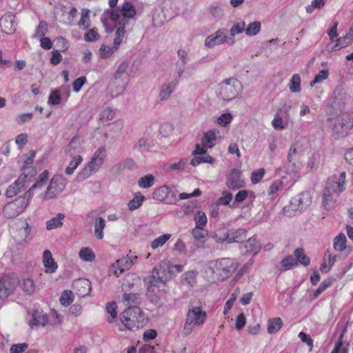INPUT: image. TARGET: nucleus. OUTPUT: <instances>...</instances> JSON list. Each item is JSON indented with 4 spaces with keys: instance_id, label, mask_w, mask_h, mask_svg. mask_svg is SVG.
<instances>
[{
    "instance_id": "obj_3",
    "label": "nucleus",
    "mask_w": 353,
    "mask_h": 353,
    "mask_svg": "<svg viewBox=\"0 0 353 353\" xmlns=\"http://www.w3.org/2000/svg\"><path fill=\"white\" fill-rule=\"evenodd\" d=\"M241 83L236 78H229L218 85V97L224 101H231L241 92Z\"/></svg>"
},
{
    "instance_id": "obj_1",
    "label": "nucleus",
    "mask_w": 353,
    "mask_h": 353,
    "mask_svg": "<svg viewBox=\"0 0 353 353\" xmlns=\"http://www.w3.org/2000/svg\"><path fill=\"white\" fill-rule=\"evenodd\" d=\"M346 173L341 172L339 175L334 174L328 178L325 188L323 190V205L329 209L330 204L335 201L337 196L345 189Z\"/></svg>"
},
{
    "instance_id": "obj_26",
    "label": "nucleus",
    "mask_w": 353,
    "mask_h": 353,
    "mask_svg": "<svg viewBox=\"0 0 353 353\" xmlns=\"http://www.w3.org/2000/svg\"><path fill=\"white\" fill-rule=\"evenodd\" d=\"M179 79H176L174 81L169 83H163L160 89L159 97L161 101L167 100L175 89Z\"/></svg>"
},
{
    "instance_id": "obj_59",
    "label": "nucleus",
    "mask_w": 353,
    "mask_h": 353,
    "mask_svg": "<svg viewBox=\"0 0 353 353\" xmlns=\"http://www.w3.org/2000/svg\"><path fill=\"white\" fill-rule=\"evenodd\" d=\"M49 173L47 170H44L39 176V179L33 184V188H42L48 179Z\"/></svg>"
},
{
    "instance_id": "obj_9",
    "label": "nucleus",
    "mask_w": 353,
    "mask_h": 353,
    "mask_svg": "<svg viewBox=\"0 0 353 353\" xmlns=\"http://www.w3.org/2000/svg\"><path fill=\"white\" fill-rule=\"evenodd\" d=\"M352 129H353V114H344L334 124L333 134L336 139L343 138Z\"/></svg>"
},
{
    "instance_id": "obj_49",
    "label": "nucleus",
    "mask_w": 353,
    "mask_h": 353,
    "mask_svg": "<svg viewBox=\"0 0 353 353\" xmlns=\"http://www.w3.org/2000/svg\"><path fill=\"white\" fill-rule=\"evenodd\" d=\"M169 192V188L166 185L159 187L153 192V198L158 201L164 200Z\"/></svg>"
},
{
    "instance_id": "obj_40",
    "label": "nucleus",
    "mask_w": 353,
    "mask_h": 353,
    "mask_svg": "<svg viewBox=\"0 0 353 353\" xmlns=\"http://www.w3.org/2000/svg\"><path fill=\"white\" fill-rule=\"evenodd\" d=\"M283 321L281 318L276 317L268 321V332L269 334H274L277 332L282 327Z\"/></svg>"
},
{
    "instance_id": "obj_21",
    "label": "nucleus",
    "mask_w": 353,
    "mask_h": 353,
    "mask_svg": "<svg viewBox=\"0 0 353 353\" xmlns=\"http://www.w3.org/2000/svg\"><path fill=\"white\" fill-rule=\"evenodd\" d=\"M247 231L243 228L229 230L223 239L228 243L241 242L246 237Z\"/></svg>"
},
{
    "instance_id": "obj_5",
    "label": "nucleus",
    "mask_w": 353,
    "mask_h": 353,
    "mask_svg": "<svg viewBox=\"0 0 353 353\" xmlns=\"http://www.w3.org/2000/svg\"><path fill=\"white\" fill-rule=\"evenodd\" d=\"M121 321L130 330L138 328L144 321L143 312L137 305L128 307L120 315Z\"/></svg>"
},
{
    "instance_id": "obj_35",
    "label": "nucleus",
    "mask_w": 353,
    "mask_h": 353,
    "mask_svg": "<svg viewBox=\"0 0 353 353\" xmlns=\"http://www.w3.org/2000/svg\"><path fill=\"white\" fill-rule=\"evenodd\" d=\"M245 254L256 255L259 251V246L256 238H250L245 243Z\"/></svg>"
},
{
    "instance_id": "obj_27",
    "label": "nucleus",
    "mask_w": 353,
    "mask_h": 353,
    "mask_svg": "<svg viewBox=\"0 0 353 353\" xmlns=\"http://www.w3.org/2000/svg\"><path fill=\"white\" fill-rule=\"evenodd\" d=\"M336 260V256H332L330 251L326 250L324 253L323 261L320 266L322 273H327Z\"/></svg>"
},
{
    "instance_id": "obj_62",
    "label": "nucleus",
    "mask_w": 353,
    "mask_h": 353,
    "mask_svg": "<svg viewBox=\"0 0 353 353\" xmlns=\"http://www.w3.org/2000/svg\"><path fill=\"white\" fill-rule=\"evenodd\" d=\"M48 102L52 105H57L61 103V96L58 90H54L51 92Z\"/></svg>"
},
{
    "instance_id": "obj_54",
    "label": "nucleus",
    "mask_w": 353,
    "mask_h": 353,
    "mask_svg": "<svg viewBox=\"0 0 353 353\" xmlns=\"http://www.w3.org/2000/svg\"><path fill=\"white\" fill-rule=\"evenodd\" d=\"M22 288L25 292L32 294L35 291V284L32 279H27L23 281Z\"/></svg>"
},
{
    "instance_id": "obj_13",
    "label": "nucleus",
    "mask_w": 353,
    "mask_h": 353,
    "mask_svg": "<svg viewBox=\"0 0 353 353\" xmlns=\"http://www.w3.org/2000/svg\"><path fill=\"white\" fill-rule=\"evenodd\" d=\"M217 271L216 259L208 261L202 265L201 276L211 283L221 281Z\"/></svg>"
},
{
    "instance_id": "obj_6",
    "label": "nucleus",
    "mask_w": 353,
    "mask_h": 353,
    "mask_svg": "<svg viewBox=\"0 0 353 353\" xmlns=\"http://www.w3.org/2000/svg\"><path fill=\"white\" fill-rule=\"evenodd\" d=\"M107 12L109 13L112 21L116 22L119 20V27H123L125 30V26L128 22L127 19L132 18L136 14V10L131 3L125 2L121 8L108 10Z\"/></svg>"
},
{
    "instance_id": "obj_47",
    "label": "nucleus",
    "mask_w": 353,
    "mask_h": 353,
    "mask_svg": "<svg viewBox=\"0 0 353 353\" xmlns=\"http://www.w3.org/2000/svg\"><path fill=\"white\" fill-rule=\"evenodd\" d=\"M346 237L345 234H340L335 237L334 241V248L339 252L344 250L346 248Z\"/></svg>"
},
{
    "instance_id": "obj_60",
    "label": "nucleus",
    "mask_w": 353,
    "mask_h": 353,
    "mask_svg": "<svg viewBox=\"0 0 353 353\" xmlns=\"http://www.w3.org/2000/svg\"><path fill=\"white\" fill-rule=\"evenodd\" d=\"M273 128L276 130H283L287 128V125H284L283 119L279 113L275 114L274 118L272 121Z\"/></svg>"
},
{
    "instance_id": "obj_50",
    "label": "nucleus",
    "mask_w": 353,
    "mask_h": 353,
    "mask_svg": "<svg viewBox=\"0 0 353 353\" xmlns=\"http://www.w3.org/2000/svg\"><path fill=\"white\" fill-rule=\"evenodd\" d=\"M208 149L200 146V163H209L213 165L216 162V159L207 153Z\"/></svg>"
},
{
    "instance_id": "obj_42",
    "label": "nucleus",
    "mask_w": 353,
    "mask_h": 353,
    "mask_svg": "<svg viewBox=\"0 0 353 353\" xmlns=\"http://www.w3.org/2000/svg\"><path fill=\"white\" fill-rule=\"evenodd\" d=\"M83 158L81 154H78L72 157V160L70 162L69 165L65 168V173L71 175L74 173L76 168L82 162Z\"/></svg>"
},
{
    "instance_id": "obj_36",
    "label": "nucleus",
    "mask_w": 353,
    "mask_h": 353,
    "mask_svg": "<svg viewBox=\"0 0 353 353\" xmlns=\"http://www.w3.org/2000/svg\"><path fill=\"white\" fill-rule=\"evenodd\" d=\"M246 23L242 19H238L232 26L230 30V36L234 37L236 34L243 33L245 32Z\"/></svg>"
},
{
    "instance_id": "obj_64",
    "label": "nucleus",
    "mask_w": 353,
    "mask_h": 353,
    "mask_svg": "<svg viewBox=\"0 0 353 353\" xmlns=\"http://www.w3.org/2000/svg\"><path fill=\"white\" fill-rule=\"evenodd\" d=\"M28 347V344L26 343L14 344L11 346L10 353H22L25 352Z\"/></svg>"
},
{
    "instance_id": "obj_57",
    "label": "nucleus",
    "mask_w": 353,
    "mask_h": 353,
    "mask_svg": "<svg viewBox=\"0 0 353 353\" xmlns=\"http://www.w3.org/2000/svg\"><path fill=\"white\" fill-rule=\"evenodd\" d=\"M329 72L327 70H321L310 82V85L313 87L315 84L319 83L328 77Z\"/></svg>"
},
{
    "instance_id": "obj_23",
    "label": "nucleus",
    "mask_w": 353,
    "mask_h": 353,
    "mask_svg": "<svg viewBox=\"0 0 353 353\" xmlns=\"http://www.w3.org/2000/svg\"><path fill=\"white\" fill-rule=\"evenodd\" d=\"M73 288L77 294L81 296H84L90 294L91 291V283L85 279H81L73 283Z\"/></svg>"
},
{
    "instance_id": "obj_43",
    "label": "nucleus",
    "mask_w": 353,
    "mask_h": 353,
    "mask_svg": "<svg viewBox=\"0 0 353 353\" xmlns=\"http://www.w3.org/2000/svg\"><path fill=\"white\" fill-rule=\"evenodd\" d=\"M255 194L252 191L242 190L237 192L235 195L234 199L236 203H241L245 200L246 198H250L252 201L255 199Z\"/></svg>"
},
{
    "instance_id": "obj_63",
    "label": "nucleus",
    "mask_w": 353,
    "mask_h": 353,
    "mask_svg": "<svg viewBox=\"0 0 353 353\" xmlns=\"http://www.w3.org/2000/svg\"><path fill=\"white\" fill-rule=\"evenodd\" d=\"M47 30H48L47 23L44 21H40L39 26L37 27L34 37H43L47 32Z\"/></svg>"
},
{
    "instance_id": "obj_46",
    "label": "nucleus",
    "mask_w": 353,
    "mask_h": 353,
    "mask_svg": "<svg viewBox=\"0 0 353 353\" xmlns=\"http://www.w3.org/2000/svg\"><path fill=\"white\" fill-rule=\"evenodd\" d=\"M105 222L102 217H98L96 219L94 225V234L97 239H101L103 237V230L105 228Z\"/></svg>"
},
{
    "instance_id": "obj_61",
    "label": "nucleus",
    "mask_w": 353,
    "mask_h": 353,
    "mask_svg": "<svg viewBox=\"0 0 353 353\" xmlns=\"http://www.w3.org/2000/svg\"><path fill=\"white\" fill-rule=\"evenodd\" d=\"M184 283L190 286L196 283V273L194 271L187 272L184 274Z\"/></svg>"
},
{
    "instance_id": "obj_44",
    "label": "nucleus",
    "mask_w": 353,
    "mask_h": 353,
    "mask_svg": "<svg viewBox=\"0 0 353 353\" xmlns=\"http://www.w3.org/2000/svg\"><path fill=\"white\" fill-rule=\"evenodd\" d=\"M144 200L145 196L143 195L140 192L136 193L134 198L128 204L129 210H134L138 209L142 205Z\"/></svg>"
},
{
    "instance_id": "obj_8",
    "label": "nucleus",
    "mask_w": 353,
    "mask_h": 353,
    "mask_svg": "<svg viewBox=\"0 0 353 353\" xmlns=\"http://www.w3.org/2000/svg\"><path fill=\"white\" fill-rule=\"evenodd\" d=\"M106 157V149L105 146H101L94 153L90 162L84 167L81 171V174L88 177L94 171L97 170L103 165Z\"/></svg>"
},
{
    "instance_id": "obj_24",
    "label": "nucleus",
    "mask_w": 353,
    "mask_h": 353,
    "mask_svg": "<svg viewBox=\"0 0 353 353\" xmlns=\"http://www.w3.org/2000/svg\"><path fill=\"white\" fill-rule=\"evenodd\" d=\"M2 31L7 34L14 33L16 30L14 17L9 13L3 15L0 19Z\"/></svg>"
},
{
    "instance_id": "obj_19",
    "label": "nucleus",
    "mask_w": 353,
    "mask_h": 353,
    "mask_svg": "<svg viewBox=\"0 0 353 353\" xmlns=\"http://www.w3.org/2000/svg\"><path fill=\"white\" fill-rule=\"evenodd\" d=\"M27 177L28 176L26 174H22L13 183L9 185L6 192V196L12 198L16 196L25 186Z\"/></svg>"
},
{
    "instance_id": "obj_34",
    "label": "nucleus",
    "mask_w": 353,
    "mask_h": 353,
    "mask_svg": "<svg viewBox=\"0 0 353 353\" xmlns=\"http://www.w3.org/2000/svg\"><path fill=\"white\" fill-rule=\"evenodd\" d=\"M294 255L295 257L294 259L296 260L298 264L301 263L305 267L310 264V259L305 254L303 248H296L294 252Z\"/></svg>"
},
{
    "instance_id": "obj_29",
    "label": "nucleus",
    "mask_w": 353,
    "mask_h": 353,
    "mask_svg": "<svg viewBox=\"0 0 353 353\" xmlns=\"http://www.w3.org/2000/svg\"><path fill=\"white\" fill-rule=\"evenodd\" d=\"M130 266L131 262L128 263L126 259H122L117 260L115 263L112 264L111 271L114 275L119 276L125 270H128Z\"/></svg>"
},
{
    "instance_id": "obj_48",
    "label": "nucleus",
    "mask_w": 353,
    "mask_h": 353,
    "mask_svg": "<svg viewBox=\"0 0 353 353\" xmlns=\"http://www.w3.org/2000/svg\"><path fill=\"white\" fill-rule=\"evenodd\" d=\"M171 236L170 234H165L156 238L151 242V248L154 250L162 247L171 238Z\"/></svg>"
},
{
    "instance_id": "obj_20",
    "label": "nucleus",
    "mask_w": 353,
    "mask_h": 353,
    "mask_svg": "<svg viewBox=\"0 0 353 353\" xmlns=\"http://www.w3.org/2000/svg\"><path fill=\"white\" fill-rule=\"evenodd\" d=\"M199 321V307H194L192 310L189 311L187 315L186 323L184 325L183 331L185 334H190L193 330L194 325Z\"/></svg>"
},
{
    "instance_id": "obj_18",
    "label": "nucleus",
    "mask_w": 353,
    "mask_h": 353,
    "mask_svg": "<svg viewBox=\"0 0 353 353\" xmlns=\"http://www.w3.org/2000/svg\"><path fill=\"white\" fill-rule=\"evenodd\" d=\"M136 168V163L132 159H125V160L117 163L111 168V173L114 176H119L126 170H133Z\"/></svg>"
},
{
    "instance_id": "obj_32",
    "label": "nucleus",
    "mask_w": 353,
    "mask_h": 353,
    "mask_svg": "<svg viewBox=\"0 0 353 353\" xmlns=\"http://www.w3.org/2000/svg\"><path fill=\"white\" fill-rule=\"evenodd\" d=\"M64 218V214L58 213L56 216L52 217V219L46 221V229L48 230H51L62 227L63 224L62 220H63Z\"/></svg>"
},
{
    "instance_id": "obj_22",
    "label": "nucleus",
    "mask_w": 353,
    "mask_h": 353,
    "mask_svg": "<svg viewBox=\"0 0 353 353\" xmlns=\"http://www.w3.org/2000/svg\"><path fill=\"white\" fill-rule=\"evenodd\" d=\"M65 152L70 157H74L83 152L81 141L77 136L74 137L69 142L65 148Z\"/></svg>"
},
{
    "instance_id": "obj_52",
    "label": "nucleus",
    "mask_w": 353,
    "mask_h": 353,
    "mask_svg": "<svg viewBox=\"0 0 353 353\" xmlns=\"http://www.w3.org/2000/svg\"><path fill=\"white\" fill-rule=\"evenodd\" d=\"M79 257L85 261L92 262L95 259V255L91 249L88 248H82L79 253Z\"/></svg>"
},
{
    "instance_id": "obj_7",
    "label": "nucleus",
    "mask_w": 353,
    "mask_h": 353,
    "mask_svg": "<svg viewBox=\"0 0 353 353\" xmlns=\"http://www.w3.org/2000/svg\"><path fill=\"white\" fill-rule=\"evenodd\" d=\"M218 267L217 271L221 281L231 276L239 268L240 263L236 259L223 257L216 259Z\"/></svg>"
},
{
    "instance_id": "obj_4",
    "label": "nucleus",
    "mask_w": 353,
    "mask_h": 353,
    "mask_svg": "<svg viewBox=\"0 0 353 353\" xmlns=\"http://www.w3.org/2000/svg\"><path fill=\"white\" fill-rule=\"evenodd\" d=\"M312 203V197L308 192H303L293 197L288 205L283 208L286 216H292L296 213H301Z\"/></svg>"
},
{
    "instance_id": "obj_45",
    "label": "nucleus",
    "mask_w": 353,
    "mask_h": 353,
    "mask_svg": "<svg viewBox=\"0 0 353 353\" xmlns=\"http://www.w3.org/2000/svg\"><path fill=\"white\" fill-rule=\"evenodd\" d=\"M155 177L152 174H147L141 177L138 185L142 188H150L154 184Z\"/></svg>"
},
{
    "instance_id": "obj_41",
    "label": "nucleus",
    "mask_w": 353,
    "mask_h": 353,
    "mask_svg": "<svg viewBox=\"0 0 353 353\" xmlns=\"http://www.w3.org/2000/svg\"><path fill=\"white\" fill-rule=\"evenodd\" d=\"M261 24L260 21H255L246 25L245 32L248 36L256 35L261 31Z\"/></svg>"
},
{
    "instance_id": "obj_56",
    "label": "nucleus",
    "mask_w": 353,
    "mask_h": 353,
    "mask_svg": "<svg viewBox=\"0 0 353 353\" xmlns=\"http://www.w3.org/2000/svg\"><path fill=\"white\" fill-rule=\"evenodd\" d=\"M100 37L96 28H91L84 34V40L87 42H91L98 40Z\"/></svg>"
},
{
    "instance_id": "obj_58",
    "label": "nucleus",
    "mask_w": 353,
    "mask_h": 353,
    "mask_svg": "<svg viewBox=\"0 0 353 353\" xmlns=\"http://www.w3.org/2000/svg\"><path fill=\"white\" fill-rule=\"evenodd\" d=\"M232 199V194L227 191H223L221 197L218 199L216 203L218 205H228Z\"/></svg>"
},
{
    "instance_id": "obj_51",
    "label": "nucleus",
    "mask_w": 353,
    "mask_h": 353,
    "mask_svg": "<svg viewBox=\"0 0 353 353\" xmlns=\"http://www.w3.org/2000/svg\"><path fill=\"white\" fill-rule=\"evenodd\" d=\"M8 281L4 279H0V299H5L12 293V288L6 285Z\"/></svg>"
},
{
    "instance_id": "obj_12",
    "label": "nucleus",
    "mask_w": 353,
    "mask_h": 353,
    "mask_svg": "<svg viewBox=\"0 0 353 353\" xmlns=\"http://www.w3.org/2000/svg\"><path fill=\"white\" fill-rule=\"evenodd\" d=\"M125 33V31L123 30V27H118L115 33L116 37L114 39L113 46L110 48L107 45L102 44L99 50V56L103 59L110 57L118 49Z\"/></svg>"
},
{
    "instance_id": "obj_11",
    "label": "nucleus",
    "mask_w": 353,
    "mask_h": 353,
    "mask_svg": "<svg viewBox=\"0 0 353 353\" xmlns=\"http://www.w3.org/2000/svg\"><path fill=\"white\" fill-rule=\"evenodd\" d=\"M28 206V202L24 198H17L13 201L7 203L3 209V216L8 219H12L22 213Z\"/></svg>"
},
{
    "instance_id": "obj_53",
    "label": "nucleus",
    "mask_w": 353,
    "mask_h": 353,
    "mask_svg": "<svg viewBox=\"0 0 353 353\" xmlns=\"http://www.w3.org/2000/svg\"><path fill=\"white\" fill-rule=\"evenodd\" d=\"M60 303L64 306L69 305L73 301V294L70 290H65L60 297Z\"/></svg>"
},
{
    "instance_id": "obj_30",
    "label": "nucleus",
    "mask_w": 353,
    "mask_h": 353,
    "mask_svg": "<svg viewBox=\"0 0 353 353\" xmlns=\"http://www.w3.org/2000/svg\"><path fill=\"white\" fill-rule=\"evenodd\" d=\"M43 262L48 272L53 273L57 269V265L52 259L51 252L48 250L43 252Z\"/></svg>"
},
{
    "instance_id": "obj_55",
    "label": "nucleus",
    "mask_w": 353,
    "mask_h": 353,
    "mask_svg": "<svg viewBox=\"0 0 353 353\" xmlns=\"http://www.w3.org/2000/svg\"><path fill=\"white\" fill-rule=\"evenodd\" d=\"M89 14L90 10L87 9H83L81 12V19L78 24L80 27L83 26V29H86L90 26Z\"/></svg>"
},
{
    "instance_id": "obj_15",
    "label": "nucleus",
    "mask_w": 353,
    "mask_h": 353,
    "mask_svg": "<svg viewBox=\"0 0 353 353\" xmlns=\"http://www.w3.org/2000/svg\"><path fill=\"white\" fill-rule=\"evenodd\" d=\"M226 185L229 189L235 190L244 187L245 182L241 179V172L237 169H232L228 175Z\"/></svg>"
},
{
    "instance_id": "obj_17",
    "label": "nucleus",
    "mask_w": 353,
    "mask_h": 353,
    "mask_svg": "<svg viewBox=\"0 0 353 353\" xmlns=\"http://www.w3.org/2000/svg\"><path fill=\"white\" fill-rule=\"evenodd\" d=\"M219 134V131L216 129H212L204 133L201 139L200 146L205 149H211L215 145Z\"/></svg>"
},
{
    "instance_id": "obj_33",
    "label": "nucleus",
    "mask_w": 353,
    "mask_h": 353,
    "mask_svg": "<svg viewBox=\"0 0 353 353\" xmlns=\"http://www.w3.org/2000/svg\"><path fill=\"white\" fill-rule=\"evenodd\" d=\"M33 324L35 325L45 326L48 323V316L43 311L36 310L32 314Z\"/></svg>"
},
{
    "instance_id": "obj_25",
    "label": "nucleus",
    "mask_w": 353,
    "mask_h": 353,
    "mask_svg": "<svg viewBox=\"0 0 353 353\" xmlns=\"http://www.w3.org/2000/svg\"><path fill=\"white\" fill-rule=\"evenodd\" d=\"M353 43V28H351L345 36L338 38L332 47V51L345 48Z\"/></svg>"
},
{
    "instance_id": "obj_16",
    "label": "nucleus",
    "mask_w": 353,
    "mask_h": 353,
    "mask_svg": "<svg viewBox=\"0 0 353 353\" xmlns=\"http://www.w3.org/2000/svg\"><path fill=\"white\" fill-rule=\"evenodd\" d=\"M123 128V123L121 121L109 124L103 135L105 139L110 140L112 142L115 141L120 135Z\"/></svg>"
},
{
    "instance_id": "obj_38",
    "label": "nucleus",
    "mask_w": 353,
    "mask_h": 353,
    "mask_svg": "<svg viewBox=\"0 0 353 353\" xmlns=\"http://www.w3.org/2000/svg\"><path fill=\"white\" fill-rule=\"evenodd\" d=\"M301 77L299 74L292 75L289 82V90L292 93H298L301 90Z\"/></svg>"
},
{
    "instance_id": "obj_37",
    "label": "nucleus",
    "mask_w": 353,
    "mask_h": 353,
    "mask_svg": "<svg viewBox=\"0 0 353 353\" xmlns=\"http://www.w3.org/2000/svg\"><path fill=\"white\" fill-rule=\"evenodd\" d=\"M335 280V278L333 276H330L321 282L319 288L314 292V299L318 298L323 292L333 284Z\"/></svg>"
},
{
    "instance_id": "obj_14",
    "label": "nucleus",
    "mask_w": 353,
    "mask_h": 353,
    "mask_svg": "<svg viewBox=\"0 0 353 353\" xmlns=\"http://www.w3.org/2000/svg\"><path fill=\"white\" fill-rule=\"evenodd\" d=\"M227 30L223 28L219 29L205 39V46L208 48H212L227 42Z\"/></svg>"
},
{
    "instance_id": "obj_39",
    "label": "nucleus",
    "mask_w": 353,
    "mask_h": 353,
    "mask_svg": "<svg viewBox=\"0 0 353 353\" xmlns=\"http://www.w3.org/2000/svg\"><path fill=\"white\" fill-rule=\"evenodd\" d=\"M302 152V145L299 142H295L291 145L288 154V162H292L295 160V157L300 154Z\"/></svg>"
},
{
    "instance_id": "obj_28",
    "label": "nucleus",
    "mask_w": 353,
    "mask_h": 353,
    "mask_svg": "<svg viewBox=\"0 0 353 353\" xmlns=\"http://www.w3.org/2000/svg\"><path fill=\"white\" fill-rule=\"evenodd\" d=\"M141 302V294L139 293H125L122 298L123 304L128 307L137 305Z\"/></svg>"
},
{
    "instance_id": "obj_10",
    "label": "nucleus",
    "mask_w": 353,
    "mask_h": 353,
    "mask_svg": "<svg viewBox=\"0 0 353 353\" xmlns=\"http://www.w3.org/2000/svg\"><path fill=\"white\" fill-rule=\"evenodd\" d=\"M66 180L62 175H54L50 180V183L43 196V199L48 200L57 196L65 188Z\"/></svg>"
},
{
    "instance_id": "obj_2",
    "label": "nucleus",
    "mask_w": 353,
    "mask_h": 353,
    "mask_svg": "<svg viewBox=\"0 0 353 353\" xmlns=\"http://www.w3.org/2000/svg\"><path fill=\"white\" fill-rule=\"evenodd\" d=\"M170 278L171 272L169 268L159 264L153 268L151 275L144 278L143 282L147 290H150L152 287L161 290V286L165 287L166 282Z\"/></svg>"
},
{
    "instance_id": "obj_31",
    "label": "nucleus",
    "mask_w": 353,
    "mask_h": 353,
    "mask_svg": "<svg viewBox=\"0 0 353 353\" xmlns=\"http://www.w3.org/2000/svg\"><path fill=\"white\" fill-rule=\"evenodd\" d=\"M298 266V262L292 256L288 255L283 258L279 263V270L281 272L293 269Z\"/></svg>"
}]
</instances>
